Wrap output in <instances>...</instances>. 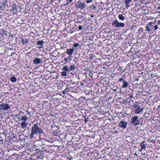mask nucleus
<instances>
[{
    "mask_svg": "<svg viewBox=\"0 0 160 160\" xmlns=\"http://www.w3.org/2000/svg\"><path fill=\"white\" fill-rule=\"evenodd\" d=\"M31 133V137H33L34 134H37L38 133H44L43 130L40 127V123L37 122L32 126Z\"/></svg>",
    "mask_w": 160,
    "mask_h": 160,
    "instance_id": "nucleus-1",
    "label": "nucleus"
},
{
    "mask_svg": "<svg viewBox=\"0 0 160 160\" xmlns=\"http://www.w3.org/2000/svg\"><path fill=\"white\" fill-rule=\"evenodd\" d=\"M138 118L137 116H134L131 119V122L134 126L139 125L140 124V121L138 120Z\"/></svg>",
    "mask_w": 160,
    "mask_h": 160,
    "instance_id": "nucleus-2",
    "label": "nucleus"
},
{
    "mask_svg": "<svg viewBox=\"0 0 160 160\" xmlns=\"http://www.w3.org/2000/svg\"><path fill=\"white\" fill-rule=\"evenodd\" d=\"M112 24L115 27L118 28L123 27L125 26V24L123 23L119 22L116 19L113 21Z\"/></svg>",
    "mask_w": 160,
    "mask_h": 160,
    "instance_id": "nucleus-3",
    "label": "nucleus"
},
{
    "mask_svg": "<svg viewBox=\"0 0 160 160\" xmlns=\"http://www.w3.org/2000/svg\"><path fill=\"white\" fill-rule=\"evenodd\" d=\"M154 23L152 22H149L146 27V29L148 32H150L151 33L153 32V29H154Z\"/></svg>",
    "mask_w": 160,
    "mask_h": 160,
    "instance_id": "nucleus-4",
    "label": "nucleus"
},
{
    "mask_svg": "<svg viewBox=\"0 0 160 160\" xmlns=\"http://www.w3.org/2000/svg\"><path fill=\"white\" fill-rule=\"evenodd\" d=\"M10 108V107L7 104L2 103L0 104V110L6 111Z\"/></svg>",
    "mask_w": 160,
    "mask_h": 160,
    "instance_id": "nucleus-5",
    "label": "nucleus"
},
{
    "mask_svg": "<svg viewBox=\"0 0 160 160\" xmlns=\"http://www.w3.org/2000/svg\"><path fill=\"white\" fill-rule=\"evenodd\" d=\"M127 124L128 123L126 121H121L119 123V126L121 128L125 129L127 128Z\"/></svg>",
    "mask_w": 160,
    "mask_h": 160,
    "instance_id": "nucleus-6",
    "label": "nucleus"
},
{
    "mask_svg": "<svg viewBox=\"0 0 160 160\" xmlns=\"http://www.w3.org/2000/svg\"><path fill=\"white\" fill-rule=\"evenodd\" d=\"M33 63L35 65H37L39 63H43V62L42 60L38 58H36L33 60Z\"/></svg>",
    "mask_w": 160,
    "mask_h": 160,
    "instance_id": "nucleus-7",
    "label": "nucleus"
},
{
    "mask_svg": "<svg viewBox=\"0 0 160 160\" xmlns=\"http://www.w3.org/2000/svg\"><path fill=\"white\" fill-rule=\"evenodd\" d=\"M143 109L144 108H141V107L139 106L137 108H135L134 112L136 114H139L143 111Z\"/></svg>",
    "mask_w": 160,
    "mask_h": 160,
    "instance_id": "nucleus-8",
    "label": "nucleus"
},
{
    "mask_svg": "<svg viewBox=\"0 0 160 160\" xmlns=\"http://www.w3.org/2000/svg\"><path fill=\"white\" fill-rule=\"evenodd\" d=\"M86 4L84 2L79 3L78 5V8H80L81 9H83L86 7Z\"/></svg>",
    "mask_w": 160,
    "mask_h": 160,
    "instance_id": "nucleus-9",
    "label": "nucleus"
},
{
    "mask_svg": "<svg viewBox=\"0 0 160 160\" xmlns=\"http://www.w3.org/2000/svg\"><path fill=\"white\" fill-rule=\"evenodd\" d=\"M74 49H67L66 52L69 55H71L74 52Z\"/></svg>",
    "mask_w": 160,
    "mask_h": 160,
    "instance_id": "nucleus-10",
    "label": "nucleus"
},
{
    "mask_svg": "<svg viewBox=\"0 0 160 160\" xmlns=\"http://www.w3.org/2000/svg\"><path fill=\"white\" fill-rule=\"evenodd\" d=\"M7 32L4 30H1V32L0 33V36L2 37L7 35Z\"/></svg>",
    "mask_w": 160,
    "mask_h": 160,
    "instance_id": "nucleus-11",
    "label": "nucleus"
},
{
    "mask_svg": "<svg viewBox=\"0 0 160 160\" xmlns=\"http://www.w3.org/2000/svg\"><path fill=\"white\" fill-rule=\"evenodd\" d=\"M122 83H123V85L122 86V87L123 88H126L129 85V83H128L125 80H124Z\"/></svg>",
    "mask_w": 160,
    "mask_h": 160,
    "instance_id": "nucleus-12",
    "label": "nucleus"
},
{
    "mask_svg": "<svg viewBox=\"0 0 160 160\" xmlns=\"http://www.w3.org/2000/svg\"><path fill=\"white\" fill-rule=\"evenodd\" d=\"M21 127L23 128H26L28 125V123L26 122H22L21 124Z\"/></svg>",
    "mask_w": 160,
    "mask_h": 160,
    "instance_id": "nucleus-13",
    "label": "nucleus"
},
{
    "mask_svg": "<svg viewBox=\"0 0 160 160\" xmlns=\"http://www.w3.org/2000/svg\"><path fill=\"white\" fill-rule=\"evenodd\" d=\"M21 42L22 44H24L25 43H28L29 41L28 39H25L24 40L23 38H22L21 39Z\"/></svg>",
    "mask_w": 160,
    "mask_h": 160,
    "instance_id": "nucleus-14",
    "label": "nucleus"
},
{
    "mask_svg": "<svg viewBox=\"0 0 160 160\" xmlns=\"http://www.w3.org/2000/svg\"><path fill=\"white\" fill-rule=\"evenodd\" d=\"M62 69L63 70H64L65 72H69L70 71V70L68 69V68L67 66H64L62 68Z\"/></svg>",
    "mask_w": 160,
    "mask_h": 160,
    "instance_id": "nucleus-15",
    "label": "nucleus"
},
{
    "mask_svg": "<svg viewBox=\"0 0 160 160\" xmlns=\"http://www.w3.org/2000/svg\"><path fill=\"white\" fill-rule=\"evenodd\" d=\"M28 117L26 116H23L21 118L22 122H26L27 120Z\"/></svg>",
    "mask_w": 160,
    "mask_h": 160,
    "instance_id": "nucleus-16",
    "label": "nucleus"
},
{
    "mask_svg": "<svg viewBox=\"0 0 160 160\" xmlns=\"http://www.w3.org/2000/svg\"><path fill=\"white\" fill-rule=\"evenodd\" d=\"M44 41L42 40L38 41L37 42V44L38 45H42L43 44Z\"/></svg>",
    "mask_w": 160,
    "mask_h": 160,
    "instance_id": "nucleus-17",
    "label": "nucleus"
},
{
    "mask_svg": "<svg viewBox=\"0 0 160 160\" xmlns=\"http://www.w3.org/2000/svg\"><path fill=\"white\" fill-rule=\"evenodd\" d=\"M118 18L122 20H123L125 19L124 16H123V14H119L118 15Z\"/></svg>",
    "mask_w": 160,
    "mask_h": 160,
    "instance_id": "nucleus-18",
    "label": "nucleus"
},
{
    "mask_svg": "<svg viewBox=\"0 0 160 160\" xmlns=\"http://www.w3.org/2000/svg\"><path fill=\"white\" fill-rule=\"evenodd\" d=\"M10 80L12 82H16L17 79L15 77H11Z\"/></svg>",
    "mask_w": 160,
    "mask_h": 160,
    "instance_id": "nucleus-19",
    "label": "nucleus"
},
{
    "mask_svg": "<svg viewBox=\"0 0 160 160\" xmlns=\"http://www.w3.org/2000/svg\"><path fill=\"white\" fill-rule=\"evenodd\" d=\"M140 146L141 147V150H139V151H141L142 150L145 148L146 147V145L145 144L141 143L140 144Z\"/></svg>",
    "mask_w": 160,
    "mask_h": 160,
    "instance_id": "nucleus-20",
    "label": "nucleus"
},
{
    "mask_svg": "<svg viewBox=\"0 0 160 160\" xmlns=\"http://www.w3.org/2000/svg\"><path fill=\"white\" fill-rule=\"evenodd\" d=\"M75 68V67L74 65H72L70 66V68H69L70 70H73Z\"/></svg>",
    "mask_w": 160,
    "mask_h": 160,
    "instance_id": "nucleus-21",
    "label": "nucleus"
},
{
    "mask_svg": "<svg viewBox=\"0 0 160 160\" xmlns=\"http://www.w3.org/2000/svg\"><path fill=\"white\" fill-rule=\"evenodd\" d=\"M26 112H27V113L26 114L27 116L28 117H30L32 115L31 114H33V113L32 112H28V111H26Z\"/></svg>",
    "mask_w": 160,
    "mask_h": 160,
    "instance_id": "nucleus-22",
    "label": "nucleus"
},
{
    "mask_svg": "<svg viewBox=\"0 0 160 160\" xmlns=\"http://www.w3.org/2000/svg\"><path fill=\"white\" fill-rule=\"evenodd\" d=\"M1 6L2 8V9H5L6 6L8 7V6L4 2H3Z\"/></svg>",
    "mask_w": 160,
    "mask_h": 160,
    "instance_id": "nucleus-23",
    "label": "nucleus"
},
{
    "mask_svg": "<svg viewBox=\"0 0 160 160\" xmlns=\"http://www.w3.org/2000/svg\"><path fill=\"white\" fill-rule=\"evenodd\" d=\"M138 102H136L133 104V106L134 108H137L138 107L139 105L137 104Z\"/></svg>",
    "mask_w": 160,
    "mask_h": 160,
    "instance_id": "nucleus-24",
    "label": "nucleus"
},
{
    "mask_svg": "<svg viewBox=\"0 0 160 160\" xmlns=\"http://www.w3.org/2000/svg\"><path fill=\"white\" fill-rule=\"evenodd\" d=\"M73 0H67V4L68 5H69L73 1Z\"/></svg>",
    "mask_w": 160,
    "mask_h": 160,
    "instance_id": "nucleus-25",
    "label": "nucleus"
},
{
    "mask_svg": "<svg viewBox=\"0 0 160 160\" xmlns=\"http://www.w3.org/2000/svg\"><path fill=\"white\" fill-rule=\"evenodd\" d=\"M62 76H67L66 72L65 71L62 72Z\"/></svg>",
    "mask_w": 160,
    "mask_h": 160,
    "instance_id": "nucleus-26",
    "label": "nucleus"
},
{
    "mask_svg": "<svg viewBox=\"0 0 160 160\" xmlns=\"http://www.w3.org/2000/svg\"><path fill=\"white\" fill-rule=\"evenodd\" d=\"M90 8L94 10H96V7L93 4L92 6H90Z\"/></svg>",
    "mask_w": 160,
    "mask_h": 160,
    "instance_id": "nucleus-27",
    "label": "nucleus"
},
{
    "mask_svg": "<svg viewBox=\"0 0 160 160\" xmlns=\"http://www.w3.org/2000/svg\"><path fill=\"white\" fill-rule=\"evenodd\" d=\"M154 30L156 31L158 28V26L157 25L154 26Z\"/></svg>",
    "mask_w": 160,
    "mask_h": 160,
    "instance_id": "nucleus-28",
    "label": "nucleus"
},
{
    "mask_svg": "<svg viewBox=\"0 0 160 160\" xmlns=\"http://www.w3.org/2000/svg\"><path fill=\"white\" fill-rule=\"evenodd\" d=\"M79 45V44L78 43H75L73 44V46L75 48H76Z\"/></svg>",
    "mask_w": 160,
    "mask_h": 160,
    "instance_id": "nucleus-29",
    "label": "nucleus"
},
{
    "mask_svg": "<svg viewBox=\"0 0 160 160\" xmlns=\"http://www.w3.org/2000/svg\"><path fill=\"white\" fill-rule=\"evenodd\" d=\"M125 3H128L129 2H131V0H125Z\"/></svg>",
    "mask_w": 160,
    "mask_h": 160,
    "instance_id": "nucleus-30",
    "label": "nucleus"
},
{
    "mask_svg": "<svg viewBox=\"0 0 160 160\" xmlns=\"http://www.w3.org/2000/svg\"><path fill=\"white\" fill-rule=\"evenodd\" d=\"M124 80H125L123 79V78H120L119 79V82H123V81Z\"/></svg>",
    "mask_w": 160,
    "mask_h": 160,
    "instance_id": "nucleus-31",
    "label": "nucleus"
},
{
    "mask_svg": "<svg viewBox=\"0 0 160 160\" xmlns=\"http://www.w3.org/2000/svg\"><path fill=\"white\" fill-rule=\"evenodd\" d=\"M125 4L126 5V8H128L129 7H130L129 4L128 3H125Z\"/></svg>",
    "mask_w": 160,
    "mask_h": 160,
    "instance_id": "nucleus-32",
    "label": "nucleus"
},
{
    "mask_svg": "<svg viewBox=\"0 0 160 160\" xmlns=\"http://www.w3.org/2000/svg\"><path fill=\"white\" fill-rule=\"evenodd\" d=\"M92 0H87L86 1V2L87 3H89L91 2L92 1Z\"/></svg>",
    "mask_w": 160,
    "mask_h": 160,
    "instance_id": "nucleus-33",
    "label": "nucleus"
},
{
    "mask_svg": "<svg viewBox=\"0 0 160 160\" xmlns=\"http://www.w3.org/2000/svg\"><path fill=\"white\" fill-rule=\"evenodd\" d=\"M78 28L79 30H81L82 29V26H79L78 27Z\"/></svg>",
    "mask_w": 160,
    "mask_h": 160,
    "instance_id": "nucleus-34",
    "label": "nucleus"
},
{
    "mask_svg": "<svg viewBox=\"0 0 160 160\" xmlns=\"http://www.w3.org/2000/svg\"><path fill=\"white\" fill-rule=\"evenodd\" d=\"M142 160H149V159L148 157H145Z\"/></svg>",
    "mask_w": 160,
    "mask_h": 160,
    "instance_id": "nucleus-35",
    "label": "nucleus"
},
{
    "mask_svg": "<svg viewBox=\"0 0 160 160\" xmlns=\"http://www.w3.org/2000/svg\"><path fill=\"white\" fill-rule=\"evenodd\" d=\"M157 23H158V24L159 25H160V20H159L158 21Z\"/></svg>",
    "mask_w": 160,
    "mask_h": 160,
    "instance_id": "nucleus-36",
    "label": "nucleus"
},
{
    "mask_svg": "<svg viewBox=\"0 0 160 160\" xmlns=\"http://www.w3.org/2000/svg\"><path fill=\"white\" fill-rule=\"evenodd\" d=\"M118 133V131H117V130H116L114 132V133L115 134H116L117 133Z\"/></svg>",
    "mask_w": 160,
    "mask_h": 160,
    "instance_id": "nucleus-37",
    "label": "nucleus"
},
{
    "mask_svg": "<svg viewBox=\"0 0 160 160\" xmlns=\"http://www.w3.org/2000/svg\"><path fill=\"white\" fill-rule=\"evenodd\" d=\"M68 89V87H67L65 89V90L67 91V90Z\"/></svg>",
    "mask_w": 160,
    "mask_h": 160,
    "instance_id": "nucleus-38",
    "label": "nucleus"
},
{
    "mask_svg": "<svg viewBox=\"0 0 160 160\" xmlns=\"http://www.w3.org/2000/svg\"><path fill=\"white\" fill-rule=\"evenodd\" d=\"M68 59V58L67 59L66 58H64V60L65 61H67Z\"/></svg>",
    "mask_w": 160,
    "mask_h": 160,
    "instance_id": "nucleus-39",
    "label": "nucleus"
},
{
    "mask_svg": "<svg viewBox=\"0 0 160 160\" xmlns=\"http://www.w3.org/2000/svg\"><path fill=\"white\" fill-rule=\"evenodd\" d=\"M113 90L115 92H116L117 91L116 89H113Z\"/></svg>",
    "mask_w": 160,
    "mask_h": 160,
    "instance_id": "nucleus-40",
    "label": "nucleus"
},
{
    "mask_svg": "<svg viewBox=\"0 0 160 160\" xmlns=\"http://www.w3.org/2000/svg\"><path fill=\"white\" fill-rule=\"evenodd\" d=\"M84 121L86 122H88V120L87 119H85Z\"/></svg>",
    "mask_w": 160,
    "mask_h": 160,
    "instance_id": "nucleus-41",
    "label": "nucleus"
},
{
    "mask_svg": "<svg viewBox=\"0 0 160 160\" xmlns=\"http://www.w3.org/2000/svg\"><path fill=\"white\" fill-rule=\"evenodd\" d=\"M76 59H77V58H74V60H75V63H76V61L75 60H76Z\"/></svg>",
    "mask_w": 160,
    "mask_h": 160,
    "instance_id": "nucleus-42",
    "label": "nucleus"
},
{
    "mask_svg": "<svg viewBox=\"0 0 160 160\" xmlns=\"http://www.w3.org/2000/svg\"><path fill=\"white\" fill-rule=\"evenodd\" d=\"M145 141H143V142H142L141 143H143V144H144V143H145Z\"/></svg>",
    "mask_w": 160,
    "mask_h": 160,
    "instance_id": "nucleus-43",
    "label": "nucleus"
},
{
    "mask_svg": "<svg viewBox=\"0 0 160 160\" xmlns=\"http://www.w3.org/2000/svg\"><path fill=\"white\" fill-rule=\"evenodd\" d=\"M0 9H2V8L1 5L0 6Z\"/></svg>",
    "mask_w": 160,
    "mask_h": 160,
    "instance_id": "nucleus-44",
    "label": "nucleus"
},
{
    "mask_svg": "<svg viewBox=\"0 0 160 160\" xmlns=\"http://www.w3.org/2000/svg\"><path fill=\"white\" fill-rule=\"evenodd\" d=\"M132 97H133L132 95H131L130 96V98H132Z\"/></svg>",
    "mask_w": 160,
    "mask_h": 160,
    "instance_id": "nucleus-45",
    "label": "nucleus"
},
{
    "mask_svg": "<svg viewBox=\"0 0 160 160\" xmlns=\"http://www.w3.org/2000/svg\"><path fill=\"white\" fill-rule=\"evenodd\" d=\"M10 37H13V35H10Z\"/></svg>",
    "mask_w": 160,
    "mask_h": 160,
    "instance_id": "nucleus-46",
    "label": "nucleus"
},
{
    "mask_svg": "<svg viewBox=\"0 0 160 160\" xmlns=\"http://www.w3.org/2000/svg\"><path fill=\"white\" fill-rule=\"evenodd\" d=\"M94 17V16L93 15H92L91 16V17L92 18H93Z\"/></svg>",
    "mask_w": 160,
    "mask_h": 160,
    "instance_id": "nucleus-47",
    "label": "nucleus"
},
{
    "mask_svg": "<svg viewBox=\"0 0 160 160\" xmlns=\"http://www.w3.org/2000/svg\"><path fill=\"white\" fill-rule=\"evenodd\" d=\"M134 155L136 156H138V154L136 153H135Z\"/></svg>",
    "mask_w": 160,
    "mask_h": 160,
    "instance_id": "nucleus-48",
    "label": "nucleus"
},
{
    "mask_svg": "<svg viewBox=\"0 0 160 160\" xmlns=\"http://www.w3.org/2000/svg\"><path fill=\"white\" fill-rule=\"evenodd\" d=\"M122 68H121V67H119V69H122Z\"/></svg>",
    "mask_w": 160,
    "mask_h": 160,
    "instance_id": "nucleus-49",
    "label": "nucleus"
},
{
    "mask_svg": "<svg viewBox=\"0 0 160 160\" xmlns=\"http://www.w3.org/2000/svg\"><path fill=\"white\" fill-rule=\"evenodd\" d=\"M63 93H65V92L64 91H63Z\"/></svg>",
    "mask_w": 160,
    "mask_h": 160,
    "instance_id": "nucleus-50",
    "label": "nucleus"
},
{
    "mask_svg": "<svg viewBox=\"0 0 160 160\" xmlns=\"http://www.w3.org/2000/svg\"><path fill=\"white\" fill-rule=\"evenodd\" d=\"M15 39H16V40H17V38L16 37V38H15Z\"/></svg>",
    "mask_w": 160,
    "mask_h": 160,
    "instance_id": "nucleus-51",
    "label": "nucleus"
},
{
    "mask_svg": "<svg viewBox=\"0 0 160 160\" xmlns=\"http://www.w3.org/2000/svg\"><path fill=\"white\" fill-rule=\"evenodd\" d=\"M42 47H39V48H41Z\"/></svg>",
    "mask_w": 160,
    "mask_h": 160,
    "instance_id": "nucleus-52",
    "label": "nucleus"
},
{
    "mask_svg": "<svg viewBox=\"0 0 160 160\" xmlns=\"http://www.w3.org/2000/svg\"><path fill=\"white\" fill-rule=\"evenodd\" d=\"M158 9H160V7H158Z\"/></svg>",
    "mask_w": 160,
    "mask_h": 160,
    "instance_id": "nucleus-53",
    "label": "nucleus"
}]
</instances>
